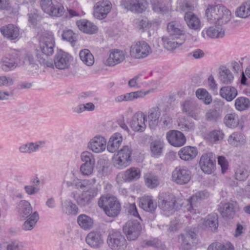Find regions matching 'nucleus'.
<instances>
[{
	"label": "nucleus",
	"instance_id": "79ce46f5",
	"mask_svg": "<svg viewBox=\"0 0 250 250\" xmlns=\"http://www.w3.org/2000/svg\"><path fill=\"white\" fill-rule=\"evenodd\" d=\"M164 144L161 140L152 141L150 145L151 152L154 156H159L162 153Z\"/></svg>",
	"mask_w": 250,
	"mask_h": 250
},
{
	"label": "nucleus",
	"instance_id": "bf43d9fd",
	"mask_svg": "<svg viewBox=\"0 0 250 250\" xmlns=\"http://www.w3.org/2000/svg\"><path fill=\"white\" fill-rule=\"evenodd\" d=\"M249 172L244 167H240L235 172V178L237 180L244 181L249 176Z\"/></svg>",
	"mask_w": 250,
	"mask_h": 250
},
{
	"label": "nucleus",
	"instance_id": "0e129e2a",
	"mask_svg": "<svg viewBox=\"0 0 250 250\" xmlns=\"http://www.w3.org/2000/svg\"><path fill=\"white\" fill-rule=\"evenodd\" d=\"M206 119L208 121H216L220 117L219 112L215 109H209L206 113Z\"/></svg>",
	"mask_w": 250,
	"mask_h": 250
},
{
	"label": "nucleus",
	"instance_id": "8fccbe9b",
	"mask_svg": "<svg viewBox=\"0 0 250 250\" xmlns=\"http://www.w3.org/2000/svg\"><path fill=\"white\" fill-rule=\"evenodd\" d=\"M81 160L83 162L82 164L95 165V159L94 155L88 151H85L81 154Z\"/></svg>",
	"mask_w": 250,
	"mask_h": 250
},
{
	"label": "nucleus",
	"instance_id": "7ed1b4c3",
	"mask_svg": "<svg viewBox=\"0 0 250 250\" xmlns=\"http://www.w3.org/2000/svg\"><path fill=\"white\" fill-rule=\"evenodd\" d=\"M106 243L111 250H125L128 245L125 236L120 231L115 229L108 230Z\"/></svg>",
	"mask_w": 250,
	"mask_h": 250
},
{
	"label": "nucleus",
	"instance_id": "c756f323",
	"mask_svg": "<svg viewBox=\"0 0 250 250\" xmlns=\"http://www.w3.org/2000/svg\"><path fill=\"white\" fill-rule=\"evenodd\" d=\"M123 141V136L119 132L114 133L109 138L106 144L107 150L111 153L115 152L118 150Z\"/></svg>",
	"mask_w": 250,
	"mask_h": 250
},
{
	"label": "nucleus",
	"instance_id": "338daca9",
	"mask_svg": "<svg viewBox=\"0 0 250 250\" xmlns=\"http://www.w3.org/2000/svg\"><path fill=\"white\" fill-rule=\"evenodd\" d=\"M135 24L138 28L143 30L148 28L151 26V23L146 19H137L135 21Z\"/></svg>",
	"mask_w": 250,
	"mask_h": 250
},
{
	"label": "nucleus",
	"instance_id": "b1692460",
	"mask_svg": "<svg viewBox=\"0 0 250 250\" xmlns=\"http://www.w3.org/2000/svg\"><path fill=\"white\" fill-rule=\"evenodd\" d=\"M149 93V91H145L144 90L131 92L117 96L115 98L114 101L116 103L131 102L138 99L143 98Z\"/></svg>",
	"mask_w": 250,
	"mask_h": 250
},
{
	"label": "nucleus",
	"instance_id": "72a5a7b5",
	"mask_svg": "<svg viewBox=\"0 0 250 250\" xmlns=\"http://www.w3.org/2000/svg\"><path fill=\"white\" fill-rule=\"evenodd\" d=\"M185 20L188 27L191 29L199 30L201 21L199 18L192 12H187L185 15Z\"/></svg>",
	"mask_w": 250,
	"mask_h": 250
},
{
	"label": "nucleus",
	"instance_id": "e2e57ef3",
	"mask_svg": "<svg viewBox=\"0 0 250 250\" xmlns=\"http://www.w3.org/2000/svg\"><path fill=\"white\" fill-rule=\"evenodd\" d=\"M128 84L129 87L135 89L140 88L142 85L141 76H135L128 81Z\"/></svg>",
	"mask_w": 250,
	"mask_h": 250
},
{
	"label": "nucleus",
	"instance_id": "69168bd1",
	"mask_svg": "<svg viewBox=\"0 0 250 250\" xmlns=\"http://www.w3.org/2000/svg\"><path fill=\"white\" fill-rule=\"evenodd\" d=\"M14 81L11 77L5 75L0 76V87L11 86L14 84Z\"/></svg>",
	"mask_w": 250,
	"mask_h": 250
},
{
	"label": "nucleus",
	"instance_id": "4be33fe9",
	"mask_svg": "<svg viewBox=\"0 0 250 250\" xmlns=\"http://www.w3.org/2000/svg\"><path fill=\"white\" fill-rule=\"evenodd\" d=\"M125 59V54L124 51L119 49H113L110 51L108 59L104 63L107 66H113L123 62Z\"/></svg>",
	"mask_w": 250,
	"mask_h": 250
},
{
	"label": "nucleus",
	"instance_id": "9b49d317",
	"mask_svg": "<svg viewBox=\"0 0 250 250\" xmlns=\"http://www.w3.org/2000/svg\"><path fill=\"white\" fill-rule=\"evenodd\" d=\"M40 5L42 10L50 16L61 17L63 14V7L54 4L52 0H41Z\"/></svg>",
	"mask_w": 250,
	"mask_h": 250
},
{
	"label": "nucleus",
	"instance_id": "37998d69",
	"mask_svg": "<svg viewBox=\"0 0 250 250\" xmlns=\"http://www.w3.org/2000/svg\"><path fill=\"white\" fill-rule=\"evenodd\" d=\"M234 105L238 111H245L250 107V101L248 98L239 97L235 100Z\"/></svg>",
	"mask_w": 250,
	"mask_h": 250
},
{
	"label": "nucleus",
	"instance_id": "052dcab7",
	"mask_svg": "<svg viewBox=\"0 0 250 250\" xmlns=\"http://www.w3.org/2000/svg\"><path fill=\"white\" fill-rule=\"evenodd\" d=\"M183 110L184 112L188 114L189 115L191 116L192 117L195 118V117L193 116L192 111L194 107V103L193 101L191 100H186L183 104Z\"/></svg>",
	"mask_w": 250,
	"mask_h": 250
},
{
	"label": "nucleus",
	"instance_id": "2eb2a0df",
	"mask_svg": "<svg viewBox=\"0 0 250 250\" xmlns=\"http://www.w3.org/2000/svg\"><path fill=\"white\" fill-rule=\"evenodd\" d=\"M112 8V4L108 0L97 2L94 6L93 15L95 18L103 20L106 17Z\"/></svg>",
	"mask_w": 250,
	"mask_h": 250
},
{
	"label": "nucleus",
	"instance_id": "09e8293b",
	"mask_svg": "<svg viewBox=\"0 0 250 250\" xmlns=\"http://www.w3.org/2000/svg\"><path fill=\"white\" fill-rule=\"evenodd\" d=\"M5 245L6 250H25V244L18 240L8 242Z\"/></svg>",
	"mask_w": 250,
	"mask_h": 250
},
{
	"label": "nucleus",
	"instance_id": "49530a36",
	"mask_svg": "<svg viewBox=\"0 0 250 250\" xmlns=\"http://www.w3.org/2000/svg\"><path fill=\"white\" fill-rule=\"evenodd\" d=\"M95 109V106L93 103L89 102L79 104L74 108V112L77 114H81L84 111H93Z\"/></svg>",
	"mask_w": 250,
	"mask_h": 250
},
{
	"label": "nucleus",
	"instance_id": "20e7f679",
	"mask_svg": "<svg viewBox=\"0 0 250 250\" xmlns=\"http://www.w3.org/2000/svg\"><path fill=\"white\" fill-rule=\"evenodd\" d=\"M142 230V225L137 220H129L123 226V232L129 242L136 241Z\"/></svg>",
	"mask_w": 250,
	"mask_h": 250
},
{
	"label": "nucleus",
	"instance_id": "3c124183",
	"mask_svg": "<svg viewBox=\"0 0 250 250\" xmlns=\"http://www.w3.org/2000/svg\"><path fill=\"white\" fill-rule=\"evenodd\" d=\"M244 140V136L242 133L236 132L229 136L228 142L230 144L237 146L239 143L243 142Z\"/></svg>",
	"mask_w": 250,
	"mask_h": 250
},
{
	"label": "nucleus",
	"instance_id": "ddd939ff",
	"mask_svg": "<svg viewBox=\"0 0 250 250\" xmlns=\"http://www.w3.org/2000/svg\"><path fill=\"white\" fill-rule=\"evenodd\" d=\"M172 180L179 185L188 183L191 179V173L186 167H176L172 173Z\"/></svg>",
	"mask_w": 250,
	"mask_h": 250
},
{
	"label": "nucleus",
	"instance_id": "de8ad7c7",
	"mask_svg": "<svg viewBox=\"0 0 250 250\" xmlns=\"http://www.w3.org/2000/svg\"><path fill=\"white\" fill-rule=\"evenodd\" d=\"M196 95L199 99L202 100L206 104H209L212 102L211 96L205 89H198L196 91Z\"/></svg>",
	"mask_w": 250,
	"mask_h": 250
},
{
	"label": "nucleus",
	"instance_id": "f704fd0d",
	"mask_svg": "<svg viewBox=\"0 0 250 250\" xmlns=\"http://www.w3.org/2000/svg\"><path fill=\"white\" fill-rule=\"evenodd\" d=\"M140 207L144 210L153 212L157 208V204L151 196H145L140 200Z\"/></svg>",
	"mask_w": 250,
	"mask_h": 250
},
{
	"label": "nucleus",
	"instance_id": "c03bdc74",
	"mask_svg": "<svg viewBox=\"0 0 250 250\" xmlns=\"http://www.w3.org/2000/svg\"><path fill=\"white\" fill-rule=\"evenodd\" d=\"M62 210L67 214L76 215L79 209L76 205L70 200H66L62 204Z\"/></svg>",
	"mask_w": 250,
	"mask_h": 250
},
{
	"label": "nucleus",
	"instance_id": "58836bf2",
	"mask_svg": "<svg viewBox=\"0 0 250 250\" xmlns=\"http://www.w3.org/2000/svg\"><path fill=\"white\" fill-rule=\"evenodd\" d=\"M234 79V77L231 71L225 67L219 69V80L223 84H230Z\"/></svg>",
	"mask_w": 250,
	"mask_h": 250
},
{
	"label": "nucleus",
	"instance_id": "a878e982",
	"mask_svg": "<svg viewBox=\"0 0 250 250\" xmlns=\"http://www.w3.org/2000/svg\"><path fill=\"white\" fill-rule=\"evenodd\" d=\"M202 35L205 39L222 38L225 36V31L222 27L215 25L205 28L202 32Z\"/></svg>",
	"mask_w": 250,
	"mask_h": 250
},
{
	"label": "nucleus",
	"instance_id": "6e6552de",
	"mask_svg": "<svg viewBox=\"0 0 250 250\" xmlns=\"http://www.w3.org/2000/svg\"><path fill=\"white\" fill-rule=\"evenodd\" d=\"M159 206L167 217L172 214L175 203V198L172 194L162 193L159 195Z\"/></svg>",
	"mask_w": 250,
	"mask_h": 250
},
{
	"label": "nucleus",
	"instance_id": "603ef678",
	"mask_svg": "<svg viewBox=\"0 0 250 250\" xmlns=\"http://www.w3.org/2000/svg\"><path fill=\"white\" fill-rule=\"evenodd\" d=\"M17 63L12 59L7 58L2 59L1 60V69L6 72L16 67Z\"/></svg>",
	"mask_w": 250,
	"mask_h": 250
},
{
	"label": "nucleus",
	"instance_id": "f03ea898",
	"mask_svg": "<svg viewBox=\"0 0 250 250\" xmlns=\"http://www.w3.org/2000/svg\"><path fill=\"white\" fill-rule=\"evenodd\" d=\"M98 205L109 217H116L121 211L120 204L117 198L112 196H102L98 201Z\"/></svg>",
	"mask_w": 250,
	"mask_h": 250
},
{
	"label": "nucleus",
	"instance_id": "f3484780",
	"mask_svg": "<svg viewBox=\"0 0 250 250\" xmlns=\"http://www.w3.org/2000/svg\"><path fill=\"white\" fill-rule=\"evenodd\" d=\"M140 177V170L136 167H131L123 172L120 173L117 176L116 180L118 183L123 182H131L139 179Z\"/></svg>",
	"mask_w": 250,
	"mask_h": 250
},
{
	"label": "nucleus",
	"instance_id": "cd10ccee",
	"mask_svg": "<svg viewBox=\"0 0 250 250\" xmlns=\"http://www.w3.org/2000/svg\"><path fill=\"white\" fill-rule=\"evenodd\" d=\"M224 121L226 125L231 128H234L238 125L242 128L243 126V117H239L235 113L227 114L225 116Z\"/></svg>",
	"mask_w": 250,
	"mask_h": 250
},
{
	"label": "nucleus",
	"instance_id": "a211bd4d",
	"mask_svg": "<svg viewBox=\"0 0 250 250\" xmlns=\"http://www.w3.org/2000/svg\"><path fill=\"white\" fill-rule=\"evenodd\" d=\"M166 138L169 144L174 147H181L186 142L185 135L181 131L172 130L166 134Z\"/></svg>",
	"mask_w": 250,
	"mask_h": 250
},
{
	"label": "nucleus",
	"instance_id": "4468645a",
	"mask_svg": "<svg viewBox=\"0 0 250 250\" xmlns=\"http://www.w3.org/2000/svg\"><path fill=\"white\" fill-rule=\"evenodd\" d=\"M216 157L212 153L203 154L200 160V166L203 171L206 174L211 173L215 169Z\"/></svg>",
	"mask_w": 250,
	"mask_h": 250
},
{
	"label": "nucleus",
	"instance_id": "0eeeda50",
	"mask_svg": "<svg viewBox=\"0 0 250 250\" xmlns=\"http://www.w3.org/2000/svg\"><path fill=\"white\" fill-rule=\"evenodd\" d=\"M55 40L53 33L45 31L40 38V47L42 52L46 56H50L54 52Z\"/></svg>",
	"mask_w": 250,
	"mask_h": 250
},
{
	"label": "nucleus",
	"instance_id": "2f4dec72",
	"mask_svg": "<svg viewBox=\"0 0 250 250\" xmlns=\"http://www.w3.org/2000/svg\"><path fill=\"white\" fill-rule=\"evenodd\" d=\"M209 195L208 193L206 191H200L196 192L195 195H193L188 201L189 205H188L187 209L191 213H196L195 209L194 207H195V203L199 200L206 199Z\"/></svg>",
	"mask_w": 250,
	"mask_h": 250
},
{
	"label": "nucleus",
	"instance_id": "412c9836",
	"mask_svg": "<svg viewBox=\"0 0 250 250\" xmlns=\"http://www.w3.org/2000/svg\"><path fill=\"white\" fill-rule=\"evenodd\" d=\"M146 116L142 112L136 113L130 122V127L135 132H143L146 128Z\"/></svg>",
	"mask_w": 250,
	"mask_h": 250
},
{
	"label": "nucleus",
	"instance_id": "5fc2aeb1",
	"mask_svg": "<svg viewBox=\"0 0 250 250\" xmlns=\"http://www.w3.org/2000/svg\"><path fill=\"white\" fill-rule=\"evenodd\" d=\"M224 134L223 132L220 130H214L210 132L208 135V139L211 142L214 143L216 141L222 140L224 138Z\"/></svg>",
	"mask_w": 250,
	"mask_h": 250
},
{
	"label": "nucleus",
	"instance_id": "13d9d810",
	"mask_svg": "<svg viewBox=\"0 0 250 250\" xmlns=\"http://www.w3.org/2000/svg\"><path fill=\"white\" fill-rule=\"evenodd\" d=\"M95 166L94 165L82 164L80 167V171L83 176H90L94 172Z\"/></svg>",
	"mask_w": 250,
	"mask_h": 250
},
{
	"label": "nucleus",
	"instance_id": "c9c22d12",
	"mask_svg": "<svg viewBox=\"0 0 250 250\" xmlns=\"http://www.w3.org/2000/svg\"><path fill=\"white\" fill-rule=\"evenodd\" d=\"M1 33L6 38L15 40L19 36L18 28L13 24H8L0 28Z\"/></svg>",
	"mask_w": 250,
	"mask_h": 250
},
{
	"label": "nucleus",
	"instance_id": "1a4fd4ad",
	"mask_svg": "<svg viewBox=\"0 0 250 250\" xmlns=\"http://www.w3.org/2000/svg\"><path fill=\"white\" fill-rule=\"evenodd\" d=\"M97 195V190L96 188H91L83 191L78 195H76L75 193H73L72 197L79 206L84 207L90 205L92 200Z\"/></svg>",
	"mask_w": 250,
	"mask_h": 250
},
{
	"label": "nucleus",
	"instance_id": "5701e85b",
	"mask_svg": "<svg viewBox=\"0 0 250 250\" xmlns=\"http://www.w3.org/2000/svg\"><path fill=\"white\" fill-rule=\"evenodd\" d=\"M167 31L169 35L172 37L184 39L185 40V32L183 27L180 22L176 21H173L168 23L167 26Z\"/></svg>",
	"mask_w": 250,
	"mask_h": 250
},
{
	"label": "nucleus",
	"instance_id": "c85d7f7f",
	"mask_svg": "<svg viewBox=\"0 0 250 250\" xmlns=\"http://www.w3.org/2000/svg\"><path fill=\"white\" fill-rule=\"evenodd\" d=\"M198 150L195 147L186 146L182 147L178 152L180 158L185 161L193 160L197 155Z\"/></svg>",
	"mask_w": 250,
	"mask_h": 250
},
{
	"label": "nucleus",
	"instance_id": "423d86ee",
	"mask_svg": "<svg viewBox=\"0 0 250 250\" xmlns=\"http://www.w3.org/2000/svg\"><path fill=\"white\" fill-rule=\"evenodd\" d=\"M151 53V47L148 43L144 41L134 42L129 49L131 57L137 59L145 58Z\"/></svg>",
	"mask_w": 250,
	"mask_h": 250
},
{
	"label": "nucleus",
	"instance_id": "774afa93",
	"mask_svg": "<svg viewBox=\"0 0 250 250\" xmlns=\"http://www.w3.org/2000/svg\"><path fill=\"white\" fill-rule=\"evenodd\" d=\"M37 220H25L22 224V228L24 230H31L36 226Z\"/></svg>",
	"mask_w": 250,
	"mask_h": 250
},
{
	"label": "nucleus",
	"instance_id": "e433bc0d",
	"mask_svg": "<svg viewBox=\"0 0 250 250\" xmlns=\"http://www.w3.org/2000/svg\"><path fill=\"white\" fill-rule=\"evenodd\" d=\"M220 95L227 101L230 102L237 95V90L233 86H224L220 90Z\"/></svg>",
	"mask_w": 250,
	"mask_h": 250
},
{
	"label": "nucleus",
	"instance_id": "473e14b6",
	"mask_svg": "<svg viewBox=\"0 0 250 250\" xmlns=\"http://www.w3.org/2000/svg\"><path fill=\"white\" fill-rule=\"evenodd\" d=\"M236 17L246 19L250 16V0L243 1L235 11Z\"/></svg>",
	"mask_w": 250,
	"mask_h": 250
},
{
	"label": "nucleus",
	"instance_id": "864d4df0",
	"mask_svg": "<svg viewBox=\"0 0 250 250\" xmlns=\"http://www.w3.org/2000/svg\"><path fill=\"white\" fill-rule=\"evenodd\" d=\"M179 128L183 131L188 132L194 130L195 125L194 123H189L185 119H181L178 122Z\"/></svg>",
	"mask_w": 250,
	"mask_h": 250
},
{
	"label": "nucleus",
	"instance_id": "f8f14e48",
	"mask_svg": "<svg viewBox=\"0 0 250 250\" xmlns=\"http://www.w3.org/2000/svg\"><path fill=\"white\" fill-rule=\"evenodd\" d=\"M107 142L102 135H97L90 139L87 143V148L94 153L103 152L106 147Z\"/></svg>",
	"mask_w": 250,
	"mask_h": 250
},
{
	"label": "nucleus",
	"instance_id": "4d7b16f0",
	"mask_svg": "<svg viewBox=\"0 0 250 250\" xmlns=\"http://www.w3.org/2000/svg\"><path fill=\"white\" fill-rule=\"evenodd\" d=\"M178 240L181 243V246L184 250H188L191 247V243L193 240L190 238H186L184 234H181L178 236Z\"/></svg>",
	"mask_w": 250,
	"mask_h": 250
},
{
	"label": "nucleus",
	"instance_id": "6e6d98bb",
	"mask_svg": "<svg viewBox=\"0 0 250 250\" xmlns=\"http://www.w3.org/2000/svg\"><path fill=\"white\" fill-rule=\"evenodd\" d=\"M62 36L63 40L68 41L71 44L75 43L77 40L76 35L70 29L63 31Z\"/></svg>",
	"mask_w": 250,
	"mask_h": 250
},
{
	"label": "nucleus",
	"instance_id": "9d476101",
	"mask_svg": "<svg viewBox=\"0 0 250 250\" xmlns=\"http://www.w3.org/2000/svg\"><path fill=\"white\" fill-rule=\"evenodd\" d=\"M146 0H122L121 5L127 11L135 13H142L147 8Z\"/></svg>",
	"mask_w": 250,
	"mask_h": 250
},
{
	"label": "nucleus",
	"instance_id": "4c0bfd02",
	"mask_svg": "<svg viewBox=\"0 0 250 250\" xmlns=\"http://www.w3.org/2000/svg\"><path fill=\"white\" fill-rule=\"evenodd\" d=\"M17 208L18 211L22 217L27 218L32 211V208L30 203L26 200H21L19 202Z\"/></svg>",
	"mask_w": 250,
	"mask_h": 250
},
{
	"label": "nucleus",
	"instance_id": "f257e3e1",
	"mask_svg": "<svg viewBox=\"0 0 250 250\" xmlns=\"http://www.w3.org/2000/svg\"><path fill=\"white\" fill-rule=\"evenodd\" d=\"M208 21L217 26L229 22L231 18V12L221 5H209L206 11Z\"/></svg>",
	"mask_w": 250,
	"mask_h": 250
},
{
	"label": "nucleus",
	"instance_id": "7c9ffc66",
	"mask_svg": "<svg viewBox=\"0 0 250 250\" xmlns=\"http://www.w3.org/2000/svg\"><path fill=\"white\" fill-rule=\"evenodd\" d=\"M79 29L82 32L88 34H94L98 31L97 27L92 22L86 20H81L76 22Z\"/></svg>",
	"mask_w": 250,
	"mask_h": 250
},
{
	"label": "nucleus",
	"instance_id": "ea45409f",
	"mask_svg": "<svg viewBox=\"0 0 250 250\" xmlns=\"http://www.w3.org/2000/svg\"><path fill=\"white\" fill-rule=\"evenodd\" d=\"M160 114V109L158 107H155L149 110L148 118L149 125L151 127H154L158 125Z\"/></svg>",
	"mask_w": 250,
	"mask_h": 250
},
{
	"label": "nucleus",
	"instance_id": "393cba45",
	"mask_svg": "<svg viewBox=\"0 0 250 250\" xmlns=\"http://www.w3.org/2000/svg\"><path fill=\"white\" fill-rule=\"evenodd\" d=\"M160 39L164 48L169 51L173 50L179 47L185 42L184 39L177 38L176 39H175V37H172L170 35L163 36Z\"/></svg>",
	"mask_w": 250,
	"mask_h": 250
},
{
	"label": "nucleus",
	"instance_id": "a18cd8bd",
	"mask_svg": "<svg viewBox=\"0 0 250 250\" xmlns=\"http://www.w3.org/2000/svg\"><path fill=\"white\" fill-rule=\"evenodd\" d=\"M145 182L146 187L150 188L157 187L160 183L158 177L151 173H147L145 175Z\"/></svg>",
	"mask_w": 250,
	"mask_h": 250
},
{
	"label": "nucleus",
	"instance_id": "aec40b11",
	"mask_svg": "<svg viewBox=\"0 0 250 250\" xmlns=\"http://www.w3.org/2000/svg\"><path fill=\"white\" fill-rule=\"evenodd\" d=\"M239 210V206L236 202L221 204L219 211L223 217L233 218L236 212Z\"/></svg>",
	"mask_w": 250,
	"mask_h": 250
},
{
	"label": "nucleus",
	"instance_id": "680f3d73",
	"mask_svg": "<svg viewBox=\"0 0 250 250\" xmlns=\"http://www.w3.org/2000/svg\"><path fill=\"white\" fill-rule=\"evenodd\" d=\"M77 223L79 226L85 230L92 229L94 225L93 220H77Z\"/></svg>",
	"mask_w": 250,
	"mask_h": 250
},
{
	"label": "nucleus",
	"instance_id": "a19ab883",
	"mask_svg": "<svg viewBox=\"0 0 250 250\" xmlns=\"http://www.w3.org/2000/svg\"><path fill=\"white\" fill-rule=\"evenodd\" d=\"M79 56L82 62L87 66H92L94 63V58L88 49H84L79 53Z\"/></svg>",
	"mask_w": 250,
	"mask_h": 250
},
{
	"label": "nucleus",
	"instance_id": "bb28decb",
	"mask_svg": "<svg viewBox=\"0 0 250 250\" xmlns=\"http://www.w3.org/2000/svg\"><path fill=\"white\" fill-rule=\"evenodd\" d=\"M44 144L45 142L42 141L36 142H28L21 144L19 147L18 150L22 154H31L36 152Z\"/></svg>",
	"mask_w": 250,
	"mask_h": 250
},
{
	"label": "nucleus",
	"instance_id": "dca6fc26",
	"mask_svg": "<svg viewBox=\"0 0 250 250\" xmlns=\"http://www.w3.org/2000/svg\"><path fill=\"white\" fill-rule=\"evenodd\" d=\"M55 67L60 70H65L70 66L71 57L66 52L60 50L54 56Z\"/></svg>",
	"mask_w": 250,
	"mask_h": 250
},
{
	"label": "nucleus",
	"instance_id": "39448f33",
	"mask_svg": "<svg viewBox=\"0 0 250 250\" xmlns=\"http://www.w3.org/2000/svg\"><path fill=\"white\" fill-rule=\"evenodd\" d=\"M132 149L128 146H124L119 150L112 158V162L114 167L122 169L127 167L131 160L130 156Z\"/></svg>",
	"mask_w": 250,
	"mask_h": 250
},
{
	"label": "nucleus",
	"instance_id": "6ab92c4d",
	"mask_svg": "<svg viewBox=\"0 0 250 250\" xmlns=\"http://www.w3.org/2000/svg\"><path fill=\"white\" fill-rule=\"evenodd\" d=\"M86 243L92 248H101L104 244L103 235L100 231H92L88 233L85 238Z\"/></svg>",
	"mask_w": 250,
	"mask_h": 250
}]
</instances>
